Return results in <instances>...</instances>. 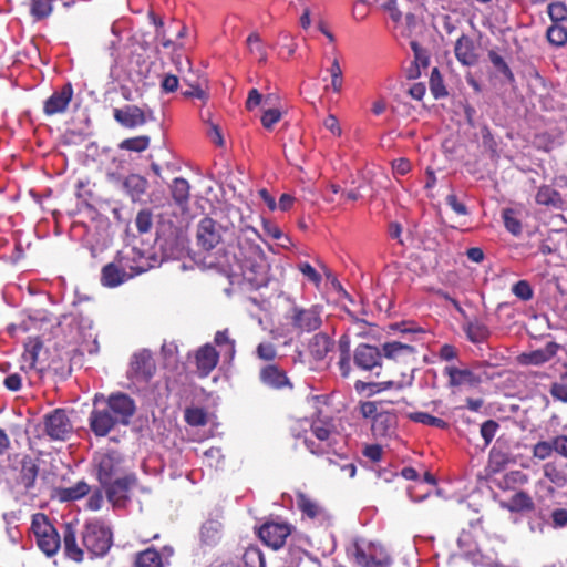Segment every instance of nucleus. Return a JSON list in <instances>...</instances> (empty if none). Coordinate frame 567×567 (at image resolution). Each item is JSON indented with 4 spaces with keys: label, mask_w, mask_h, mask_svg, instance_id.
Segmentation results:
<instances>
[{
    "label": "nucleus",
    "mask_w": 567,
    "mask_h": 567,
    "mask_svg": "<svg viewBox=\"0 0 567 567\" xmlns=\"http://www.w3.org/2000/svg\"><path fill=\"white\" fill-rule=\"evenodd\" d=\"M124 159L113 157L111 164L105 169V176L109 183L114 187L120 186L123 179Z\"/></svg>",
    "instance_id": "nucleus-37"
},
{
    "label": "nucleus",
    "mask_w": 567,
    "mask_h": 567,
    "mask_svg": "<svg viewBox=\"0 0 567 567\" xmlns=\"http://www.w3.org/2000/svg\"><path fill=\"white\" fill-rule=\"evenodd\" d=\"M38 472L39 468L35 462L30 457L24 458L21 464L20 483L28 489L33 487Z\"/></svg>",
    "instance_id": "nucleus-31"
},
{
    "label": "nucleus",
    "mask_w": 567,
    "mask_h": 567,
    "mask_svg": "<svg viewBox=\"0 0 567 567\" xmlns=\"http://www.w3.org/2000/svg\"><path fill=\"white\" fill-rule=\"evenodd\" d=\"M215 343L223 348L226 347V352L229 354L230 358L235 354V340L229 338L228 330H221L217 331L214 338Z\"/></svg>",
    "instance_id": "nucleus-47"
},
{
    "label": "nucleus",
    "mask_w": 567,
    "mask_h": 567,
    "mask_svg": "<svg viewBox=\"0 0 567 567\" xmlns=\"http://www.w3.org/2000/svg\"><path fill=\"white\" fill-rule=\"evenodd\" d=\"M445 202L457 215L465 216L468 214L466 206L458 200L455 194H449Z\"/></svg>",
    "instance_id": "nucleus-59"
},
{
    "label": "nucleus",
    "mask_w": 567,
    "mask_h": 567,
    "mask_svg": "<svg viewBox=\"0 0 567 567\" xmlns=\"http://www.w3.org/2000/svg\"><path fill=\"white\" fill-rule=\"evenodd\" d=\"M290 533V525L280 522L265 523L258 530L259 538L274 549L281 548Z\"/></svg>",
    "instance_id": "nucleus-8"
},
{
    "label": "nucleus",
    "mask_w": 567,
    "mask_h": 567,
    "mask_svg": "<svg viewBox=\"0 0 567 567\" xmlns=\"http://www.w3.org/2000/svg\"><path fill=\"white\" fill-rule=\"evenodd\" d=\"M72 424L63 410H54L44 417V432L52 440H66L72 433Z\"/></svg>",
    "instance_id": "nucleus-7"
},
{
    "label": "nucleus",
    "mask_w": 567,
    "mask_h": 567,
    "mask_svg": "<svg viewBox=\"0 0 567 567\" xmlns=\"http://www.w3.org/2000/svg\"><path fill=\"white\" fill-rule=\"evenodd\" d=\"M333 341L326 333L315 334L309 342V352L315 360H322L329 353Z\"/></svg>",
    "instance_id": "nucleus-26"
},
{
    "label": "nucleus",
    "mask_w": 567,
    "mask_h": 567,
    "mask_svg": "<svg viewBox=\"0 0 567 567\" xmlns=\"http://www.w3.org/2000/svg\"><path fill=\"white\" fill-rule=\"evenodd\" d=\"M528 482V476L522 471H511L501 478L495 480L497 487L504 491L515 489Z\"/></svg>",
    "instance_id": "nucleus-29"
},
{
    "label": "nucleus",
    "mask_w": 567,
    "mask_h": 567,
    "mask_svg": "<svg viewBox=\"0 0 567 567\" xmlns=\"http://www.w3.org/2000/svg\"><path fill=\"white\" fill-rule=\"evenodd\" d=\"M135 225H136L137 230L141 234L148 233L153 225L152 213L147 209H143V210L138 212L136 219H135Z\"/></svg>",
    "instance_id": "nucleus-50"
},
{
    "label": "nucleus",
    "mask_w": 567,
    "mask_h": 567,
    "mask_svg": "<svg viewBox=\"0 0 567 567\" xmlns=\"http://www.w3.org/2000/svg\"><path fill=\"white\" fill-rule=\"evenodd\" d=\"M31 529L35 536L39 548L47 555L53 556L61 546L60 535L50 524L44 514L38 513L32 517Z\"/></svg>",
    "instance_id": "nucleus-3"
},
{
    "label": "nucleus",
    "mask_w": 567,
    "mask_h": 567,
    "mask_svg": "<svg viewBox=\"0 0 567 567\" xmlns=\"http://www.w3.org/2000/svg\"><path fill=\"white\" fill-rule=\"evenodd\" d=\"M90 492V485L85 481L78 482L74 486L59 491V497L63 502L80 499Z\"/></svg>",
    "instance_id": "nucleus-34"
},
{
    "label": "nucleus",
    "mask_w": 567,
    "mask_h": 567,
    "mask_svg": "<svg viewBox=\"0 0 567 567\" xmlns=\"http://www.w3.org/2000/svg\"><path fill=\"white\" fill-rule=\"evenodd\" d=\"M111 532L97 520L85 525L82 534L83 546L94 556H103L111 547Z\"/></svg>",
    "instance_id": "nucleus-4"
},
{
    "label": "nucleus",
    "mask_w": 567,
    "mask_h": 567,
    "mask_svg": "<svg viewBox=\"0 0 567 567\" xmlns=\"http://www.w3.org/2000/svg\"><path fill=\"white\" fill-rule=\"evenodd\" d=\"M396 424L395 413L390 411L380 412L372 422V433L379 439L389 437L394 434Z\"/></svg>",
    "instance_id": "nucleus-21"
},
{
    "label": "nucleus",
    "mask_w": 567,
    "mask_h": 567,
    "mask_svg": "<svg viewBox=\"0 0 567 567\" xmlns=\"http://www.w3.org/2000/svg\"><path fill=\"white\" fill-rule=\"evenodd\" d=\"M185 420L193 426L204 425L206 423V414L202 409H187L185 411Z\"/></svg>",
    "instance_id": "nucleus-53"
},
{
    "label": "nucleus",
    "mask_w": 567,
    "mask_h": 567,
    "mask_svg": "<svg viewBox=\"0 0 567 567\" xmlns=\"http://www.w3.org/2000/svg\"><path fill=\"white\" fill-rule=\"evenodd\" d=\"M551 525L554 528H564L567 526V509L566 508H555L551 514Z\"/></svg>",
    "instance_id": "nucleus-58"
},
{
    "label": "nucleus",
    "mask_w": 567,
    "mask_h": 567,
    "mask_svg": "<svg viewBox=\"0 0 567 567\" xmlns=\"http://www.w3.org/2000/svg\"><path fill=\"white\" fill-rule=\"evenodd\" d=\"M3 384L9 391H19L22 386V378L19 373L9 374L4 378Z\"/></svg>",
    "instance_id": "nucleus-62"
},
{
    "label": "nucleus",
    "mask_w": 567,
    "mask_h": 567,
    "mask_svg": "<svg viewBox=\"0 0 567 567\" xmlns=\"http://www.w3.org/2000/svg\"><path fill=\"white\" fill-rule=\"evenodd\" d=\"M124 458L116 451L96 452L93 468L101 485H107L116 477L124 475Z\"/></svg>",
    "instance_id": "nucleus-2"
},
{
    "label": "nucleus",
    "mask_w": 567,
    "mask_h": 567,
    "mask_svg": "<svg viewBox=\"0 0 567 567\" xmlns=\"http://www.w3.org/2000/svg\"><path fill=\"white\" fill-rule=\"evenodd\" d=\"M406 417L413 422L421 423L427 426L446 429L449 426L447 422L444 420L433 416L425 412H410L406 413Z\"/></svg>",
    "instance_id": "nucleus-35"
},
{
    "label": "nucleus",
    "mask_w": 567,
    "mask_h": 567,
    "mask_svg": "<svg viewBox=\"0 0 567 567\" xmlns=\"http://www.w3.org/2000/svg\"><path fill=\"white\" fill-rule=\"evenodd\" d=\"M488 59L492 64L509 81L514 80V74L511 71L509 66L505 62V60L495 51L488 52Z\"/></svg>",
    "instance_id": "nucleus-46"
},
{
    "label": "nucleus",
    "mask_w": 567,
    "mask_h": 567,
    "mask_svg": "<svg viewBox=\"0 0 567 567\" xmlns=\"http://www.w3.org/2000/svg\"><path fill=\"white\" fill-rule=\"evenodd\" d=\"M225 229L214 219L206 217L200 220L197 228L198 244L206 250L215 248L223 239Z\"/></svg>",
    "instance_id": "nucleus-10"
},
{
    "label": "nucleus",
    "mask_w": 567,
    "mask_h": 567,
    "mask_svg": "<svg viewBox=\"0 0 567 567\" xmlns=\"http://www.w3.org/2000/svg\"><path fill=\"white\" fill-rule=\"evenodd\" d=\"M430 85L431 91L436 99L443 97L447 94L443 85L442 76L436 68H434L431 72Z\"/></svg>",
    "instance_id": "nucleus-48"
},
{
    "label": "nucleus",
    "mask_w": 567,
    "mask_h": 567,
    "mask_svg": "<svg viewBox=\"0 0 567 567\" xmlns=\"http://www.w3.org/2000/svg\"><path fill=\"white\" fill-rule=\"evenodd\" d=\"M106 409L110 410L114 420L126 425L135 412V403L127 394L116 393L109 398Z\"/></svg>",
    "instance_id": "nucleus-11"
},
{
    "label": "nucleus",
    "mask_w": 567,
    "mask_h": 567,
    "mask_svg": "<svg viewBox=\"0 0 567 567\" xmlns=\"http://www.w3.org/2000/svg\"><path fill=\"white\" fill-rule=\"evenodd\" d=\"M553 452L551 441H540L533 446V456L542 461L548 458Z\"/></svg>",
    "instance_id": "nucleus-51"
},
{
    "label": "nucleus",
    "mask_w": 567,
    "mask_h": 567,
    "mask_svg": "<svg viewBox=\"0 0 567 567\" xmlns=\"http://www.w3.org/2000/svg\"><path fill=\"white\" fill-rule=\"evenodd\" d=\"M257 357L264 361H272L277 357L276 347L271 342H261L256 349Z\"/></svg>",
    "instance_id": "nucleus-54"
},
{
    "label": "nucleus",
    "mask_w": 567,
    "mask_h": 567,
    "mask_svg": "<svg viewBox=\"0 0 567 567\" xmlns=\"http://www.w3.org/2000/svg\"><path fill=\"white\" fill-rule=\"evenodd\" d=\"M63 549L68 558L76 563L83 560V550L76 543V532L71 524L63 526Z\"/></svg>",
    "instance_id": "nucleus-24"
},
{
    "label": "nucleus",
    "mask_w": 567,
    "mask_h": 567,
    "mask_svg": "<svg viewBox=\"0 0 567 567\" xmlns=\"http://www.w3.org/2000/svg\"><path fill=\"white\" fill-rule=\"evenodd\" d=\"M281 118V112L278 109H269L264 112L261 123L264 127L270 130Z\"/></svg>",
    "instance_id": "nucleus-56"
},
{
    "label": "nucleus",
    "mask_w": 567,
    "mask_h": 567,
    "mask_svg": "<svg viewBox=\"0 0 567 567\" xmlns=\"http://www.w3.org/2000/svg\"><path fill=\"white\" fill-rule=\"evenodd\" d=\"M116 188L123 190L132 200H137L147 188V181L138 174L124 176Z\"/></svg>",
    "instance_id": "nucleus-22"
},
{
    "label": "nucleus",
    "mask_w": 567,
    "mask_h": 567,
    "mask_svg": "<svg viewBox=\"0 0 567 567\" xmlns=\"http://www.w3.org/2000/svg\"><path fill=\"white\" fill-rule=\"evenodd\" d=\"M501 506L512 513L532 511L534 502L532 497L524 491L514 494L508 501L502 502Z\"/></svg>",
    "instance_id": "nucleus-27"
},
{
    "label": "nucleus",
    "mask_w": 567,
    "mask_h": 567,
    "mask_svg": "<svg viewBox=\"0 0 567 567\" xmlns=\"http://www.w3.org/2000/svg\"><path fill=\"white\" fill-rule=\"evenodd\" d=\"M257 260L247 261L244 269V277L255 287L265 286L268 276V264L265 259L262 250L257 247Z\"/></svg>",
    "instance_id": "nucleus-14"
},
{
    "label": "nucleus",
    "mask_w": 567,
    "mask_h": 567,
    "mask_svg": "<svg viewBox=\"0 0 567 567\" xmlns=\"http://www.w3.org/2000/svg\"><path fill=\"white\" fill-rule=\"evenodd\" d=\"M512 292L519 299L528 301L533 298L534 291L526 280H519L512 287Z\"/></svg>",
    "instance_id": "nucleus-49"
},
{
    "label": "nucleus",
    "mask_w": 567,
    "mask_h": 567,
    "mask_svg": "<svg viewBox=\"0 0 567 567\" xmlns=\"http://www.w3.org/2000/svg\"><path fill=\"white\" fill-rule=\"evenodd\" d=\"M384 357L401 360L414 354V348L399 341L386 342L382 347Z\"/></svg>",
    "instance_id": "nucleus-30"
},
{
    "label": "nucleus",
    "mask_w": 567,
    "mask_h": 567,
    "mask_svg": "<svg viewBox=\"0 0 567 567\" xmlns=\"http://www.w3.org/2000/svg\"><path fill=\"white\" fill-rule=\"evenodd\" d=\"M116 424H118V421L114 420V416L106 408L91 412L90 426L96 436L107 435Z\"/></svg>",
    "instance_id": "nucleus-19"
},
{
    "label": "nucleus",
    "mask_w": 567,
    "mask_h": 567,
    "mask_svg": "<svg viewBox=\"0 0 567 567\" xmlns=\"http://www.w3.org/2000/svg\"><path fill=\"white\" fill-rule=\"evenodd\" d=\"M246 42L249 53L258 59L259 62L265 63L267 61V51L260 35L254 32L247 38Z\"/></svg>",
    "instance_id": "nucleus-36"
},
{
    "label": "nucleus",
    "mask_w": 567,
    "mask_h": 567,
    "mask_svg": "<svg viewBox=\"0 0 567 567\" xmlns=\"http://www.w3.org/2000/svg\"><path fill=\"white\" fill-rule=\"evenodd\" d=\"M150 267L141 252L132 248L120 252L113 262L102 268L101 282L104 287L114 288L147 271Z\"/></svg>",
    "instance_id": "nucleus-1"
},
{
    "label": "nucleus",
    "mask_w": 567,
    "mask_h": 567,
    "mask_svg": "<svg viewBox=\"0 0 567 567\" xmlns=\"http://www.w3.org/2000/svg\"><path fill=\"white\" fill-rule=\"evenodd\" d=\"M353 359L359 369L372 371L381 368L382 354L377 347L361 343L355 348Z\"/></svg>",
    "instance_id": "nucleus-12"
},
{
    "label": "nucleus",
    "mask_w": 567,
    "mask_h": 567,
    "mask_svg": "<svg viewBox=\"0 0 567 567\" xmlns=\"http://www.w3.org/2000/svg\"><path fill=\"white\" fill-rule=\"evenodd\" d=\"M551 23L564 24L567 22V6L561 1H555L547 7Z\"/></svg>",
    "instance_id": "nucleus-43"
},
{
    "label": "nucleus",
    "mask_w": 567,
    "mask_h": 567,
    "mask_svg": "<svg viewBox=\"0 0 567 567\" xmlns=\"http://www.w3.org/2000/svg\"><path fill=\"white\" fill-rule=\"evenodd\" d=\"M114 118L117 123L126 128H135L144 125L148 120L153 118L152 111L147 113L136 105H125L122 109H114Z\"/></svg>",
    "instance_id": "nucleus-9"
},
{
    "label": "nucleus",
    "mask_w": 567,
    "mask_h": 567,
    "mask_svg": "<svg viewBox=\"0 0 567 567\" xmlns=\"http://www.w3.org/2000/svg\"><path fill=\"white\" fill-rule=\"evenodd\" d=\"M536 202L539 205L560 207L561 206V197L560 194L550 186H542L539 187L536 194Z\"/></svg>",
    "instance_id": "nucleus-32"
},
{
    "label": "nucleus",
    "mask_w": 567,
    "mask_h": 567,
    "mask_svg": "<svg viewBox=\"0 0 567 567\" xmlns=\"http://www.w3.org/2000/svg\"><path fill=\"white\" fill-rule=\"evenodd\" d=\"M499 425L494 420H487L481 425V435L488 445L494 439Z\"/></svg>",
    "instance_id": "nucleus-55"
},
{
    "label": "nucleus",
    "mask_w": 567,
    "mask_h": 567,
    "mask_svg": "<svg viewBox=\"0 0 567 567\" xmlns=\"http://www.w3.org/2000/svg\"><path fill=\"white\" fill-rule=\"evenodd\" d=\"M219 354L216 349L206 343L195 352V362L199 377H207L217 365Z\"/></svg>",
    "instance_id": "nucleus-17"
},
{
    "label": "nucleus",
    "mask_w": 567,
    "mask_h": 567,
    "mask_svg": "<svg viewBox=\"0 0 567 567\" xmlns=\"http://www.w3.org/2000/svg\"><path fill=\"white\" fill-rule=\"evenodd\" d=\"M73 96V89L70 83L64 84L61 90L55 91L45 102H44V113L49 116L63 113L68 109Z\"/></svg>",
    "instance_id": "nucleus-16"
},
{
    "label": "nucleus",
    "mask_w": 567,
    "mask_h": 567,
    "mask_svg": "<svg viewBox=\"0 0 567 567\" xmlns=\"http://www.w3.org/2000/svg\"><path fill=\"white\" fill-rule=\"evenodd\" d=\"M554 452L567 458V435H558L551 440Z\"/></svg>",
    "instance_id": "nucleus-63"
},
{
    "label": "nucleus",
    "mask_w": 567,
    "mask_h": 567,
    "mask_svg": "<svg viewBox=\"0 0 567 567\" xmlns=\"http://www.w3.org/2000/svg\"><path fill=\"white\" fill-rule=\"evenodd\" d=\"M260 380L264 384L274 389L290 385L286 373L275 364H268L260 370Z\"/></svg>",
    "instance_id": "nucleus-25"
},
{
    "label": "nucleus",
    "mask_w": 567,
    "mask_h": 567,
    "mask_svg": "<svg viewBox=\"0 0 567 567\" xmlns=\"http://www.w3.org/2000/svg\"><path fill=\"white\" fill-rule=\"evenodd\" d=\"M465 332L467 338L474 343L483 342L489 336V329L480 320H472L467 322Z\"/></svg>",
    "instance_id": "nucleus-33"
},
{
    "label": "nucleus",
    "mask_w": 567,
    "mask_h": 567,
    "mask_svg": "<svg viewBox=\"0 0 567 567\" xmlns=\"http://www.w3.org/2000/svg\"><path fill=\"white\" fill-rule=\"evenodd\" d=\"M41 349V343L37 342L31 348H28L23 353L24 362L28 363L29 369H34L38 359V352Z\"/></svg>",
    "instance_id": "nucleus-60"
},
{
    "label": "nucleus",
    "mask_w": 567,
    "mask_h": 567,
    "mask_svg": "<svg viewBox=\"0 0 567 567\" xmlns=\"http://www.w3.org/2000/svg\"><path fill=\"white\" fill-rule=\"evenodd\" d=\"M550 394L554 399L567 403V384L566 383H553L550 386Z\"/></svg>",
    "instance_id": "nucleus-61"
},
{
    "label": "nucleus",
    "mask_w": 567,
    "mask_h": 567,
    "mask_svg": "<svg viewBox=\"0 0 567 567\" xmlns=\"http://www.w3.org/2000/svg\"><path fill=\"white\" fill-rule=\"evenodd\" d=\"M297 507L302 512V515L311 520L323 524L329 519L326 509L319 503L308 497L306 494L299 493L296 498Z\"/></svg>",
    "instance_id": "nucleus-18"
},
{
    "label": "nucleus",
    "mask_w": 567,
    "mask_h": 567,
    "mask_svg": "<svg viewBox=\"0 0 567 567\" xmlns=\"http://www.w3.org/2000/svg\"><path fill=\"white\" fill-rule=\"evenodd\" d=\"M547 40L555 47H564L567 43V27L565 24L551 23L546 32Z\"/></svg>",
    "instance_id": "nucleus-38"
},
{
    "label": "nucleus",
    "mask_w": 567,
    "mask_h": 567,
    "mask_svg": "<svg viewBox=\"0 0 567 567\" xmlns=\"http://www.w3.org/2000/svg\"><path fill=\"white\" fill-rule=\"evenodd\" d=\"M162 557L155 549H146L140 553L135 560L136 567H162Z\"/></svg>",
    "instance_id": "nucleus-39"
},
{
    "label": "nucleus",
    "mask_w": 567,
    "mask_h": 567,
    "mask_svg": "<svg viewBox=\"0 0 567 567\" xmlns=\"http://www.w3.org/2000/svg\"><path fill=\"white\" fill-rule=\"evenodd\" d=\"M455 56L460 63L466 66L474 65L477 62V55L474 51V43L471 38L461 35L454 47Z\"/></svg>",
    "instance_id": "nucleus-23"
},
{
    "label": "nucleus",
    "mask_w": 567,
    "mask_h": 567,
    "mask_svg": "<svg viewBox=\"0 0 567 567\" xmlns=\"http://www.w3.org/2000/svg\"><path fill=\"white\" fill-rule=\"evenodd\" d=\"M329 72L331 75V89L333 90V92L340 93L342 90L343 78L342 70L338 59H334L332 61L331 66L329 68Z\"/></svg>",
    "instance_id": "nucleus-44"
},
{
    "label": "nucleus",
    "mask_w": 567,
    "mask_h": 567,
    "mask_svg": "<svg viewBox=\"0 0 567 567\" xmlns=\"http://www.w3.org/2000/svg\"><path fill=\"white\" fill-rule=\"evenodd\" d=\"M172 196L178 204H184L189 197V184L184 178H175L171 186Z\"/></svg>",
    "instance_id": "nucleus-41"
},
{
    "label": "nucleus",
    "mask_w": 567,
    "mask_h": 567,
    "mask_svg": "<svg viewBox=\"0 0 567 567\" xmlns=\"http://www.w3.org/2000/svg\"><path fill=\"white\" fill-rule=\"evenodd\" d=\"M383 411L382 402L367 401L360 405V413L365 419L372 417L374 420V417Z\"/></svg>",
    "instance_id": "nucleus-52"
},
{
    "label": "nucleus",
    "mask_w": 567,
    "mask_h": 567,
    "mask_svg": "<svg viewBox=\"0 0 567 567\" xmlns=\"http://www.w3.org/2000/svg\"><path fill=\"white\" fill-rule=\"evenodd\" d=\"M444 374L449 378L451 388H476L481 383V378L466 368L446 365Z\"/></svg>",
    "instance_id": "nucleus-13"
},
{
    "label": "nucleus",
    "mask_w": 567,
    "mask_h": 567,
    "mask_svg": "<svg viewBox=\"0 0 567 567\" xmlns=\"http://www.w3.org/2000/svg\"><path fill=\"white\" fill-rule=\"evenodd\" d=\"M323 126L330 131L333 135L341 136L342 128L339 124L338 118L333 114H329L323 121Z\"/></svg>",
    "instance_id": "nucleus-64"
},
{
    "label": "nucleus",
    "mask_w": 567,
    "mask_h": 567,
    "mask_svg": "<svg viewBox=\"0 0 567 567\" xmlns=\"http://www.w3.org/2000/svg\"><path fill=\"white\" fill-rule=\"evenodd\" d=\"M136 483L134 474H124L114 478L107 485H102L106 491L107 499L115 507H124L128 499L132 487Z\"/></svg>",
    "instance_id": "nucleus-6"
},
{
    "label": "nucleus",
    "mask_w": 567,
    "mask_h": 567,
    "mask_svg": "<svg viewBox=\"0 0 567 567\" xmlns=\"http://www.w3.org/2000/svg\"><path fill=\"white\" fill-rule=\"evenodd\" d=\"M291 321L293 327L307 332L317 330L322 322L320 311L316 307L309 309L293 308Z\"/></svg>",
    "instance_id": "nucleus-15"
},
{
    "label": "nucleus",
    "mask_w": 567,
    "mask_h": 567,
    "mask_svg": "<svg viewBox=\"0 0 567 567\" xmlns=\"http://www.w3.org/2000/svg\"><path fill=\"white\" fill-rule=\"evenodd\" d=\"M503 219L505 228L514 236H519L522 234V223L514 216V212L512 209H505L503 212Z\"/></svg>",
    "instance_id": "nucleus-45"
},
{
    "label": "nucleus",
    "mask_w": 567,
    "mask_h": 567,
    "mask_svg": "<svg viewBox=\"0 0 567 567\" xmlns=\"http://www.w3.org/2000/svg\"><path fill=\"white\" fill-rule=\"evenodd\" d=\"M53 0H31L30 13L35 20L48 18L53 10Z\"/></svg>",
    "instance_id": "nucleus-40"
},
{
    "label": "nucleus",
    "mask_w": 567,
    "mask_h": 567,
    "mask_svg": "<svg viewBox=\"0 0 567 567\" xmlns=\"http://www.w3.org/2000/svg\"><path fill=\"white\" fill-rule=\"evenodd\" d=\"M155 371V364L152 355L147 351H142L133 357L130 373L138 380H148Z\"/></svg>",
    "instance_id": "nucleus-20"
},
{
    "label": "nucleus",
    "mask_w": 567,
    "mask_h": 567,
    "mask_svg": "<svg viewBox=\"0 0 567 567\" xmlns=\"http://www.w3.org/2000/svg\"><path fill=\"white\" fill-rule=\"evenodd\" d=\"M544 475L556 485H560L565 481L563 473L551 463L545 464Z\"/></svg>",
    "instance_id": "nucleus-57"
},
{
    "label": "nucleus",
    "mask_w": 567,
    "mask_h": 567,
    "mask_svg": "<svg viewBox=\"0 0 567 567\" xmlns=\"http://www.w3.org/2000/svg\"><path fill=\"white\" fill-rule=\"evenodd\" d=\"M353 556L355 563L361 567H389L392 563L381 545L364 540L355 542Z\"/></svg>",
    "instance_id": "nucleus-5"
},
{
    "label": "nucleus",
    "mask_w": 567,
    "mask_h": 567,
    "mask_svg": "<svg viewBox=\"0 0 567 567\" xmlns=\"http://www.w3.org/2000/svg\"><path fill=\"white\" fill-rule=\"evenodd\" d=\"M223 525L217 519L206 520L200 529L202 542L207 545H215L221 538Z\"/></svg>",
    "instance_id": "nucleus-28"
},
{
    "label": "nucleus",
    "mask_w": 567,
    "mask_h": 567,
    "mask_svg": "<svg viewBox=\"0 0 567 567\" xmlns=\"http://www.w3.org/2000/svg\"><path fill=\"white\" fill-rule=\"evenodd\" d=\"M148 145H150V137L146 135H141V136L123 140L118 144V147L121 150L140 153V152L145 151L148 147Z\"/></svg>",
    "instance_id": "nucleus-42"
}]
</instances>
